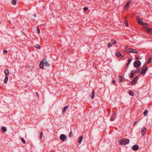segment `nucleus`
<instances>
[{
	"instance_id": "nucleus-31",
	"label": "nucleus",
	"mask_w": 152,
	"mask_h": 152,
	"mask_svg": "<svg viewBox=\"0 0 152 152\" xmlns=\"http://www.w3.org/2000/svg\"><path fill=\"white\" fill-rule=\"evenodd\" d=\"M111 42L114 45L116 43V41L114 40H112Z\"/></svg>"
},
{
	"instance_id": "nucleus-26",
	"label": "nucleus",
	"mask_w": 152,
	"mask_h": 152,
	"mask_svg": "<svg viewBox=\"0 0 152 152\" xmlns=\"http://www.w3.org/2000/svg\"><path fill=\"white\" fill-rule=\"evenodd\" d=\"M132 60V59H129L128 60V62H129L127 64V66H129V64H130V62H131V61Z\"/></svg>"
},
{
	"instance_id": "nucleus-5",
	"label": "nucleus",
	"mask_w": 152,
	"mask_h": 152,
	"mask_svg": "<svg viewBox=\"0 0 152 152\" xmlns=\"http://www.w3.org/2000/svg\"><path fill=\"white\" fill-rule=\"evenodd\" d=\"M134 66L137 68L138 67L141 65V63L139 61H136L134 62Z\"/></svg>"
},
{
	"instance_id": "nucleus-37",
	"label": "nucleus",
	"mask_w": 152,
	"mask_h": 152,
	"mask_svg": "<svg viewBox=\"0 0 152 152\" xmlns=\"http://www.w3.org/2000/svg\"><path fill=\"white\" fill-rule=\"evenodd\" d=\"M114 117V116H112L110 118V120L111 121H113L114 119L113 118V117Z\"/></svg>"
},
{
	"instance_id": "nucleus-35",
	"label": "nucleus",
	"mask_w": 152,
	"mask_h": 152,
	"mask_svg": "<svg viewBox=\"0 0 152 152\" xmlns=\"http://www.w3.org/2000/svg\"><path fill=\"white\" fill-rule=\"evenodd\" d=\"M151 62V58H150L148 60V63L149 64V63H150Z\"/></svg>"
},
{
	"instance_id": "nucleus-38",
	"label": "nucleus",
	"mask_w": 152,
	"mask_h": 152,
	"mask_svg": "<svg viewBox=\"0 0 152 152\" xmlns=\"http://www.w3.org/2000/svg\"><path fill=\"white\" fill-rule=\"evenodd\" d=\"M88 10V8L87 7H85L83 8V10L84 11H86Z\"/></svg>"
},
{
	"instance_id": "nucleus-40",
	"label": "nucleus",
	"mask_w": 152,
	"mask_h": 152,
	"mask_svg": "<svg viewBox=\"0 0 152 152\" xmlns=\"http://www.w3.org/2000/svg\"><path fill=\"white\" fill-rule=\"evenodd\" d=\"M10 23H12V24H13V23H14V22H13V21H10Z\"/></svg>"
},
{
	"instance_id": "nucleus-33",
	"label": "nucleus",
	"mask_w": 152,
	"mask_h": 152,
	"mask_svg": "<svg viewBox=\"0 0 152 152\" xmlns=\"http://www.w3.org/2000/svg\"><path fill=\"white\" fill-rule=\"evenodd\" d=\"M7 50H4L3 51V53L4 54H6L7 53Z\"/></svg>"
},
{
	"instance_id": "nucleus-4",
	"label": "nucleus",
	"mask_w": 152,
	"mask_h": 152,
	"mask_svg": "<svg viewBox=\"0 0 152 152\" xmlns=\"http://www.w3.org/2000/svg\"><path fill=\"white\" fill-rule=\"evenodd\" d=\"M60 138L62 141L64 142L66 140L67 137L64 134H61L60 136Z\"/></svg>"
},
{
	"instance_id": "nucleus-7",
	"label": "nucleus",
	"mask_w": 152,
	"mask_h": 152,
	"mask_svg": "<svg viewBox=\"0 0 152 152\" xmlns=\"http://www.w3.org/2000/svg\"><path fill=\"white\" fill-rule=\"evenodd\" d=\"M145 30L148 33H151L152 32V29L150 28L146 27L145 28Z\"/></svg>"
},
{
	"instance_id": "nucleus-10",
	"label": "nucleus",
	"mask_w": 152,
	"mask_h": 152,
	"mask_svg": "<svg viewBox=\"0 0 152 152\" xmlns=\"http://www.w3.org/2000/svg\"><path fill=\"white\" fill-rule=\"evenodd\" d=\"M139 148L138 146L137 145H134L132 147V149L134 150L137 151Z\"/></svg>"
},
{
	"instance_id": "nucleus-9",
	"label": "nucleus",
	"mask_w": 152,
	"mask_h": 152,
	"mask_svg": "<svg viewBox=\"0 0 152 152\" xmlns=\"http://www.w3.org/2000/svg\"><path fill=\"white\" fill-rule=\"evenodd\" d=\"M138 76L136 77L134 79V80H133V81L132 82V83H131L133 85L135 84L136 83V82L138 79Z\"/></svg>"
},
{
	"instance_id": "nucleus-2",
	"label": "nucleus",
	"mask_w": 152,
	"mask_h": 152,
	"mask_svg": "<svg viewBox=\"0 0 152 152\" xmlns=\"http://www.w3.org/2000/svg\"><path fill=\"white\" fill-rule=\"evenodd\" d=\"M120 143L121 145H126L129 142V140L128 139H124L120 140Z\"/></svg>"
},
{
	"instance_id": "nucleus-19",
	"label": "nucleus",
	"mask_w": 152,
	"mask_h": 152,
	"mask_svg": "<svg viewBox=\"0 0 152 152\" xmlns=\"http://www.w3.org/2000/svg\"><path fill=\"white\" fill-rule=\"evenodd\" d=\"M8 80V77L7 76L5 77V78L4 79V83H6Z\"/></svg>"
},
{
	"instance_id": "nucleus-42",
	"label": "nucleus",
	"mask_w": 152,
	"mask_h": 152,
	"mask_svg": "<svg viewBox=\"0 0 152 152\" xmlns=\"http://www.w3.org/2000/svg\"><path fill=\"white\" fill-rule=\"evenodd\" d=\"M112 83H113L114 84V83H115V81H114V80H113L112 81Z\"/></svg>"
},
{
	"instance_id": "nucleus-43",
	"label": "nucleus",
	"mask_w": 152,
	"mask_h": 152,
	"mask_svg": "<svg viewBox=\"0 0 152 152\" xmlns=\"http://www.w3.org/2000/svg\"><path fill=\"white\" fill-rule=\"evenodd\" d=\"M137 121H135L134 122V125H135V124H136V123H137Z\"/></svg>"
},
{
	"instance_id": "nucleus-17",
	"label": "nucleus",
	"mask_w": 152,
	"mask_h": 152,
	"mask_svg": "<svg viewBox=\"0 0 152 152\" xmlns=\"http://www.w3.org/2000/svg\"><path fill=\"white\" fill-rule=\"evenodd\" d=\"M83 138V136H81L80 137L79 139V140L78 141V142L79 143H80L81 142V141H82Z\"/></svg>"
},
{
	"instance_id": "nucleus-27",
	"label": "nucleus",
	"mask_w": 152,
	"mask_h": 152,
	"mask_svg": "<svg viewBox=\"0 0 152 152\" xmlns=\"http://www.w3.org/2000/svg\"><path fill=\"white\" fill-rule=\"evenodd\" d=\"M12 4H15L16 3V0H12Z\"/></svg>"
},
{
	"instance_id": "nucleus-47",
	"label": "nucleus",
	"mask_w": 152,
	"mask_h": 152,
	"mask_svg": "<svg viewBox=\"0 0 152 152\" xmlns=\"http://www.w3.org/2000/svg\"><path fill=\"white\" fill-rule=\"evenodd\" d=\"M145 25H147V23H145Z\"/></svg>"
},
{
	"instance_id": "nucleus-15",
	"label": "nucleus",
	"mask_w": 152,
	"mask_h": 152,
	"mask_svg": "<svg viewBox=\"0 0 152 152\" xmlns=\"http://www.w3.org/2000/svg\"><path fill=\"white\" fill-rule=\"evenodd\" d=\"M140 71V69H138L136 71H134L133 70H132L131 72H132L134 74L137 73L139 72Z\"/></svg>"
},
{
	"instance_id": "nucleus-44",
	"label": "nucleus",
	"mask_w": 152,
	"mask_h": 152,
	"mask_svg": "<svg viewBox=\"0 0 152 152\" xmlns=\"http://www.w3.org/2000/svg\"><path fill=\"white\" fill-rule=\"evenodd\" d=\"M33 16L34 17H35L36 16V15L35 14L33 15Z\"/></svg>"
},
{
	"instance_id": "nucleus-25",
	"label": "nucleus",
	"mask_w": 152,
	"mask_h": 152,
	"mask_svg": "<svg viewBox=\"0 0 152 152\" xmlns=\"http://www.w3.org/2000/svg\"><path fill=\"white\" fill-rule=\"evenodd\" d=\"M134 74L131 72V75L129 76V77L131 78H133V76H134Z\"/></svg>"
},
{
	"instance_id": "nucleus-20",
	"label": "nucleus",
	"mask_w": 152,
	"mask_h": 152,
	"mask_svg": "<svg viewBox=\"0 0 152 152\" xmlns=\"http://www.w3.org/2000/svg\"><path fill=\"white\" fill-rule=\"evenodd\" d=\"M94 90H93L92 91V95L91 96L92 99H93L94 98Z\"/></svg>"
},
{
	"instance_id": "nucleus-12",
	"label": "nucleus",
	"mask_w": 152,
	"mask_h": 152,
	"mask_svg": "<svg viewBox=\"0 0 152 152\" xmlns=\"http://www.w3.org/2000/svg\"><path fill=\"white\" fill-rule=\"evenodd\" d=\"M69 108V106H66L63 108V109L62 110V112L63 113H64Z\"/></svg>"
},
{
	"instance_id": "nucleus-6",
	"label": "nucleus",
	"mask_w": 152,
	"mask_h": 152,
	"mask_svg": "<svg viewBox=\"0 0 152 152\" xmlns=\"http://www.w3.org/2000/svg\"><path fill=\"white\" fill-rule=\"evenodd\" d=\"M137 22L141 25H144L145 24L143 23V20L141 18H137Z\"/></svg>"
},
{
	"instance_id": "nucleus-13",
	"label": "nucleus",
	"mask_w": 152,
	"mask_h": 152,
	"mask_svg": "<svg viewBox=\"0 0 152 152\" xmlns=\"http://www.w3.org/2000/svg\"><path fill=\"white\" fill-rule=\"evenodd\" d=\"M1 130L3 132H5L7 131V129L6 127L2 126L1 127Z\"/></svg>"
},
{
	"instance_id": "nucleus-22",
	"label": "nucleus",
	"mask_w": 152,
	"mask_h": 152,
	"mask_svg": "<svg viewBox=\"0 0 152 152\" xmlns=\"http://www.w3.org/2000/svg\"><path fill=\"white\" fill-rule=\"evenodd\" d=\"M116 56L118 57H120V56H122L121 54L119 52H118L116 53Z\"/></svg>"
},
{
	"instance_id": "nucleus-23",
	"label": "nucleus",
	"mask_w": 152,
	"mask_h": 152,
	"mask_svg": "<svg viewBox=\"0 0 152 152\" xmlns=\"http://www.w3.org/2000/svg\"><path fill=\"white\" fill-rule=\"evenodd\" d=\"M21 141H22V142L23 144H25L26 143L25 140H24V139L23 138H21Z\"/></svg>"
},
{
	"instance_id": "nucleus-30",
	"label": "nucleus",
	"mask_w": 152,
	"mask_h": 152,
	"mask_svg": "<svg viewBox=\"0 0 152 152\" xmlns=\"http://www.w3.org/2000/svg\"><path fill=\"white\" fill-rule=\"evenodd\" d=\"M35 47L37 48H40V47L39 45H35Z\"/></svg>"
},
{
	"instance_id": "nucleus-41",
	"label": "nucleus",
	"mask_w": 152,
	"mask_h": 152,
	"mask_svg": "<svg viewBox=\"0 0 152 152\" xmlns=\"http://www.w3.org/2000/svg\"><path fill=\"white\" fill-rule=\"evenodd\" d=\"M128 46H127H127H126L125 47V49H126L128 48Z\"/></svg>"
},
{
	"instance_id": "nucleus-16",
	"label": "nucleus",
	"mask_w": 152,
	"mask_h": 152,
	"mask_svg": "<svg viewBox=\"0 0 152 152\" xmlns=\"http://www.w3.org/2000/svg\"><path fill=\"white\" fill-rule=\"evenodd\" d=\"M148 111L147 110H145L143 112V114L145 116H147V113H148Z\"/></svg>"
},
{
	"instance_id": "nucleus-34",
	"label": "nucleus",
	"mask_w": 152,
	"mask_h": 152,
	"mask_svg": "<svg viewBox=\"0 0 152 152\" xmlns=\"http://www.w3.org/2000/svg\"><path fill=\"white\" fill-rule=\"evenodd\" d=\"M125 24L126 26H128L129 25H128V24L127 23V21H125Z\"/></svg>"
},
{
	"instance_id": "nucleus-24",
	"label": "nucleus",
	"mask_w": 152,
	"mask_h": 152,
	"mask_svg": "<svg viewBox=\"0 0 152 152\" xmlns=\"http://www.w3.org/2000/svg\"><path fill=\"white\" fill-rule=\"evenodd\" d=\"M43 132H41L40 133V139H42V137H43Z\"/></svg>"
},
{
	"instance_id": "nucleus-45",
	"label": "nucleus",
	"mask_w": 152,
	"mask_h": 152,
	"mask_svg": "<svg viewBox=\"0 0 152 152\" xmlns=\"http://www.w3.org/2000/svg\"><path fill=\"white\" fill-rule=\"evenodd\" d=\"M135 58L137 60H138L139 59L137 57H136Z\"/></svg>"
},
{
	"instance_id": "nucleus-46",
	"label": "nucleus",
	"mask_w": 152,
	"mask_h": 152,
	"mask_svg": "<svg viewBox=\"0 0 152 152\" xmlns=\"http://www.w3.org/2000/svg\"><path fill=\"white\" fill-rule=\"evenodd\" d=\"M36 94H37V96H38V94L37 92H36Z\"/></svg>"
},
{
	"instance_id": "nucleus-28",
	"label": "nucleus",
	"mask_w": 152,
	"mask_h": 152,
	"mask_svg": "<svg viewBox=\"0 0 152 152\" xmlns=\"http://www.w3.org/2000/svg\"><path fill=\"white\" fill-rule=\"evenodd\" d=\"M72 135H73L72 133V132L71 131L70 132V133H69V137H71L72 136Z\"/></svg>"
},
{
	"instance_id": "nucleus-21",
	"label": "nucleus",
	"mask_w": 152,
	"mask_h": 152,
	"mask_svg": "<svg viewBox=\"0 0 152 152\" xmlns=\"http://www.w3.org/2000/svg\"><path fill=\"white\" fill-rule=\"evenodd\" d=\"M4 73L6 75H7L9 74V71L8 69H6L5 70Z\"/></svg>"
},
{
	"instance_id": "nucleus-29",
	"label": "nucleus",
	"mask_w": 152,
	"mask_h": 152,
	"mask_svg": "<svg viewBox=\"0 0 152 152\" xmlns=\"http://www.w3.org/2000/svg\"><path fill=\"white\" fill-rule=\"evenodd\" d=\"M119 80L121 82L123 79L122 77L121 76H120L119 77Z\"/></svg>"
},
{
	"instance_id": "nucleus-32",
	"label": "nucleus",
	"mask_w": 152,
	"mask_h": 152,
	"mask_svg": "<svg viewBox=\"0 0 152 152\" xmlns=\"http://www.w3.org/2000/svg\"><path fill=\"white\" fill-rule=\"evenodd\" d=\"M112 44L111 43H109L108 44V46L109 48L111 47L112 46Z\"/></svg>"
},
{
	"instance_id": "nucleus-3",
	"label": "nucleus",
	"mask_w": 152,
	"mask_h": 152,
	"mask_svg": "<svg viewBox=\"0 0 152 152\" xmlns=\"http://www.w3.org/2000/svg\"><path fill=\"white\" fill-rule=\"evenodd\" d=\"M147 70V66L145 65H144L142 69V71L140 72V74H142L143 75H144L145 74Z\"/></svg>"
},
{
	"instance_id": "nucleus-36",
	"label": "nucleus",
	"mask_w": 152,
	"mask_h": 152,
	"mask_svg": "<svg viewBox=\"0 0 152 152\" xmlns=\"http://www.w3.org/2000/svg\"><path fill=\"white\" fill-rule=\"evenodd\" d=\"M37 31L38 34H39L40 32V29L39 27L37 28Z\"/></svg>"
},
{
	"instance_id": "nucleus-14",
	"label": "nucleus",
	"mask_w": 152,
	"mask_h": 152,
	"mask_svg": "<svg viewBox=\"0 0 152 152\" xmlns=\"http://www.w3.org/2000/svg\"><path fill=\"white\" fill-rule=\"evenodd\" d=\"M146 129L145 128H144L142 131V135H143L146 132Z\"/></svg>"
},
{
	"instance_id": "nucleus-1",
	"label": "nucleus",
	"mask_w": 152,
	"mask_h": 152,
	"mask_svg": "<svg viewBox=\"0 0 152 152\" xmlns=\"http://www.w3.org/2000/svg\"><path fill=\"white\" fill-rule=\"evenodd\" d=\"M45 65V66L47 67H49L50 66V64L48 63L45 60H44L43 61H40L39 64V67L40 68L43 69V66Z\"/></svg>"
},
{
	"instance_id": "nucleus-39",
	"label": "nucleus",
	"mask_w": 152,
	"mask_h": 152,
	"mask_svg": "<svg viewBox=\"0 0 152 152\" xmlns=\"http://www.w3.org/2000/svg\"><path fill=\"white\" fill-rule=\"evenodd\" d=\"M126 51L127 52H129L130 53L129 48V49L126 50Z\"/></svg>"
},
{
	"instance_id": "nucleus-11",
	"label": "nucleus",
	"mask_w": 152,
	"mask_h": 152,
	"mask_svg": "<svg viewBox=\"0 0 152 152\" xmlns=\"http://www.w3.org/2000/svg\"><path fill=\"white\" fill-rule=\"evenodd\" d=\"M131 2L129 1H128L127 2L126 4L125 5V10H127L128 9V7H129V4Z\"/></svg>"
},
{
	"instance_id": "nucleus-8",
	"label": "nucleus",
	"mask_w": 152,
	"mask_h": 152,
	"mask_svg": "<svg viewBox=\"0 0 152 152\" xmlns=\"http://www.w3.org/2000/svg\"><path fill=\"white\" fill-rule=\"evenodd\" d=\"M129 51L130 53H138V52L137 51L135 50L132 48H129Z\"/></svg>"
},
{
	"instance_id": "nucleus-18",
	"label": "nucleus",
	"mask_w": 152,
	"mask_h": 152,
	"mask_svg": "<svg viewBox=\"0 0 152 152\" xmlns=\"http://www.w3.org/2000/svg\"><path fill=\"white\" fill-rule=\"evenodd\" d=\"M129 94L132 96H133L134 95V93L131 91H130L129 92Z\"/></svg>"
}]
</instances>
